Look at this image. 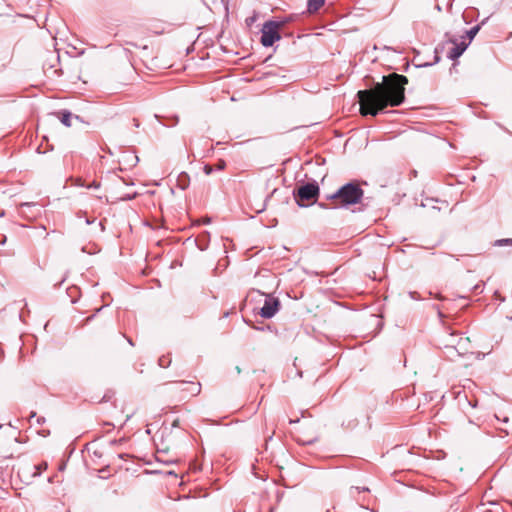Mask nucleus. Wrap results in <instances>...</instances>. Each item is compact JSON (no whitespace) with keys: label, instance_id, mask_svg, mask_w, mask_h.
I'll return each mask as SVG.
<instances>
[{"label":"nucleus","instance_id":"aec40b11","mask_svg":"<svg viewBox=\"0 0 512 512\" xmlns=\"http://www.w3.org/2000/svg\"><path fill=\"white\" fill-rule=\"evenodd\" d=\"M45 421H46V420H45V418H44V417H41V416H40V417H37V418H36V423H37L38 425H42V424H44V423H45Z\"/></svg>","mask_w":512,"mask_h":512},{"label":"nucleus","instance_id":"a878e982","mask_svg":"<svg viewBox=\"0 0 512 512\" xmlns=\"http://www.w3.org/2000/svg\"><path fill=\"white\" fill-rule=\"evenodd\" d=\"M469 405H471L472 407H476L477 406V401H474V402L469 401Z\"/></svg>","mask_w":512,"mask_h":512},{"label":"nucleus","instance_id":"0eeeda50","mask_svg":"<svg viewBox=\"0 0 512 512\" xmlns=\"http://www.w3.org/2000/svg\"><path fill=\"white\" fill-rule=\"evenodd\" d=\"M450 42L452 44H454V46L448 52L447 57L453 61L458 59L464 53V51L467 49V47L470 44V41L469 42L461 41L460 43H457V41L455 39H451Z\"/></svg>","mask_w":512,"mask_h":512},{"label":"nucleus","instance_id":"7c9ffc66","mask_svg":"<svg viewBox=\"0 0 512 512\" xmlns=\"http://www.w3.org/2000/svg\"><path fill=\"white\" fill-rule=\"evenodd\" d=\"M222 3L228 4L229 0H221Z\"/></svg>","mask_w":512,"mask_h":512},{"label":"nucleus","instance_id":"6e6552de","mask_svg":"<svg viewBox=\"0 0 512 512\" xmlns=\"http://www.w3.org/2000/svg\"><path fill=\"white\" fill-rule=\"evenodd\" d=\"M59 115V119L63 125L66 127H71V120L73 118V114L68 110H61L57 113Z\"/></svg>","mask_w":512,"mask_h":512},{"label":"nucleus","instance_id":"f3484780","mask_svg":"<svg viewBox=\"0 0 512 512\" xmlns=\"http://www.w3.org/2000/svg\"><path fill=\"white\" fill-rule=\"evenodd\" d=\"M214 171V167L209 165V164H206L204 165L203 167V172L206 174V175H210L212 174V172Z\"/></svg>","mask_w":512,"mask_h":512},{"label":"nucleus","instance_id":"72a5a7b5","mask_svg":"<svg viewBox=\"0 0 512 512\" xmlns=\"http://www.w3.org/2000/svg\"><path fill=\"white\" fill-rule=\"evenodd\" d=\"M94 318V315H91L90 317H88V320H91Z\"/></svg>","mask_w":512,"mask_h":512},{"label":"nucleus","instance_id":"cd10ccee","mask_svg":"<svg viewBox=\"0 0 512 512\" xmlns=\"http://www.w3.org/2000/svg\"><path fill=\"white\" fill-rule=\"evenodd\" d=\"M64 281H65V278L61 279V281L59 283L55 284V286H60Z\"/></svg>","mask_w":512,"mask_h":512},{"label":"nucleus","instance_id":"f257e3e1","mask_svg":"<svg viewBox=\"0 0 512 512\" xmlns=\"http://www.w3.org/2000/svg\"><path fill=\"white\" fill-rule=\"evenodd\" d=\"M406 84H408L406 76L390 73L382 76V81L376 82L370 89L359 90L357 97L361 115L375 117L385 112L387 107L400 106L405 101Z\"/></svg>","mask_w":512,"mask_h":512},{"label":"nucleus","instance_id":"393cba45","mask_svg":"<svg viewBox=\"0 0 512 512\" xmlns=\"http://www.w3.org/2000/svg\"><path fill=\"white\" fill-rule=\"evenodd\" d=\"M35 417L37 418V414H36V412L32 411V412L30 413L29 418H30V419H32V418H35Z\"/></svg>","mask_w":512,"mask_h":512},{"label":"nucleus","instance_id":"ddd939ff","mask_svg":"<svg viewBox=\"0 0 512 512\" xmlns=\"http://www.w3.org/2000/svg\"><path fill=\"white\" fill-rule=\"evenodd\" d=\"M495 246H506L512 245V238H504L495 241Z\"/></svg>","mask_w":512,"mask_h":512},{"label":"nucleus","instance_id":"e433bc0d","mask_svg":"<svg viewBox=\"0 0 512 512\" xmlns=\"http://www.w3.org/2000/svg\"><path fill=\"white\" fill-rule=\"evenodd\" d=\"M3 215H4V213H3V212H2V213H0V217H2Z\"/></svg>","mask_w":512,"mask_h":512},{"label":"nucleus","instance_id":"1a4fd4ad","mask_svg":"<svg viewBox=\"0 0 512 512\" xmlns=\"http://www.w3.org/2000/svg\"><path fill=\"white\" fill-rule=\"evenodd\" d=\"M325 3V0H308L307 11L312 14L317 12Z\"/></svg>","mask_w":512,"mask_h":512},{"label":"nucleus","instance_id":"423d86ee","mask_svg":"<svg viewBox=\"0 0 512 512\" xmlns=\"http://www.w3.org/2000/svg\"><path fill=\"white\" fill-rule=\"evenodd\" d=\"M179 391L190 396H197L201 392V384L193 381H179Z\"/></svg>","mask_w":512,"mask_h":512},{"label":"nucleus","instance_id":"a211bd4d","mask_svg":"<svg viewBox=\"0 0 512 512\" xmlns=\"http://www.w3.org/2000/svg\"><path fill=\"white\" fill-rule=\"evenodd\" d=\"M318 206L321 207L322 209H336L334 207V203L331 206H329L327 203L320 202L318 203Z\"/></svg>","mask_w":512,"mask_h":512},{"label":"nucleus","instance_id":"c9c22d12","mask_svg":"<svg viewBox=\"0 0 512 512\" xmlns=\"http://www.w3.org/2000/svg\"><path fill=\"white\" fill-rule=\"evenodd\" d=\"M314 441H308L305 444H312Z\"/></svg>","mask_w":512,"mask_h":512},{"label":"nucleus","instance_id":"f8f14e48","mask_svg":"<svg viewBox=\"0 0 512 512\" xmlns=\"http://www.w3.org/2000/svg\"><path fill=\"white\" fill-rule=\"evenodd\" d=\"M158 364L162 368H167L171 364V359L169 358V356L163 355L158 359Z\"/></svg>","mask_w":512,"mask_h":512},{"label":"nucleus","instance_id":"f704fd0d","mask_svg":"<svg viewBox=\"0 0 512 512\" xmlns=\"http://www.w3.org/2000/svg\"><path fill=\"white\" fill-rule=\"evenodd\" d=\"M94 318V315H91L90 317H88V320H91Z\"/></svg>","mask_w":512,"mask_h":512},{"label":"nucleus","instance_id":"f03ea898","mask_svg":"<svg viewBox=\"0 0 512 512\" xmlns=\"http://www.w3.org/2000/svg\"><path fill=\"white\" fill-rule=\"evenodd\" d=\"M364 195L363 189L358 183L348 182L337 191L326 196V200L332 201L335 208H347L361 202Z\"/></svg>","mask_w":512,"mask_h":512},{"label":"nucleus","instance_id":"c756f323","mask_svg":"<svg viewBox=\"0 0 512 512\" xmlns=\"http://www.w3.org/2000/svg\"><path fill=\"white\" fill-rule=\"evenodd\" d=\"M21 206L22 207H30V204L29 203H23Z\"/></svg>","mask_w":512,"mask_h":512},{"label":"nucleus","instance_id":"473e14b6","mask_svg":"<svg viewBox=\"0 0 512 512\" xmlns=\"http://www.w3.org/2000/svg\"><path fill=\"white\" fill-rule=\"evenodd\" d=\"M94 318V315H91L90 317H88V320H91Z\"/></svg>","mask_w":512,"mask_h":512},{"label":"nucleus","instance_id":"dca6fc26","mask_svg":"<svg viewBox=\"0 0 512 512\" xmlns=\"http://www.w3.org/2000/svg\"><path fill=\"white\" fill-rule=\"evenodd\" d=\"M48 70H51V74L52 76H61L63 74L62 70L61 69H54V65H50L49 69Z\"/></svg>","mask_w":512,"mask_h":512},{"label":"nucleus","instance_id":"4468645a","mask_svg":"<svg viewBox=\"0 0 512 512\" xmlns=\"http://www.w3.org/2000/svg\"><path fill=\"white\" fill-rule=\"evenodd\" d=\"M439 51H438V47L435 48V56H434V62L433 63H425L423 65H420L421 67H427V66H431L433 64H436L440 61V56L438 55Z\"/></svg>","mask_w":512,"mask_h":512},{"label":"nucleus","instance_id":"20e7f679","mask_svg":"<svg viewBox=\"0 0 512 512\" xmlns=\"http://www.w3.org/2000/svg\"><path fill=\"white\" fill-rule=\"evenodd\" d=\"M283 22L269 20L263 24L261 29V44L264 47H271L273 44L280 40L281 36L279 29L282 27Z\"/></svg>","mask_w":512,"mask_h":512},{"label":"nucleus","instance_id":"39448f33","mask_svg":"<svg viewBox=\"0 0 512 512\" xmlns=\"http://www.w3.org/2000/svg\"><path fill=\"white\" fill-rule=\"evenodd\" d=\"M280 309V301L277 297L272 295H266L264 304L260 308L259 315L262 318L270 319L275 316V314Z\"/></svg>","mask_w":512,"mask_h":512},{"label":"nucleus","instance_id":"9d476101","mask_svg":"<svg viewBox=\"0 0 512 512\" xmlns=\"http://www.w3.org/2000/svg\"><path fill=\"white\" fill-rule=\"evenodd\" d=\"M190 177L186 172H181L177 178V186L185 190L189 186Z\"/></svg>","mask_w":512,"mask_h":512},{"label":"nucleus","instance_id":"5701e85b","mask_svg":"<svg viewBox=\"0 0 512 512\" xmlns=\"http://www.w3.org/2000/svg\"><path fill=\"white\" fill-rule=\"evenodd\" d=\"M299 421H300L299 418H297V419H290L289 420V424H295V423H298Z\"/></svg>","mask_w":512,"mask_h":512},{"label":"nucleus","instance_id":"bb28decb","mask_svg":"<svg viewBox=\"0 0 512 512\" xmlns=\"http://www.w3.org/2000/svg\"><path fill=\"white\" fill-rule=\"evenodd\" d=\"M133 121H134V126H135V127H139V122H138V120H137V119H134Z\"/></svg>","mask_w":512,"mask_h":512},{"label":"nucleus","instance_id":"2eb2a0df","mask_svg":"<svg viewBox=\"0 0 512 512\" xmlns=\"http://www.w3.org/2000/svg\"><path fill=\"white\" fill-rule=\"evenodd\" d=\"M226 167V162L223 159L218 160L217 164L214 167V170L222 171Z\"/></svg>","mask_w":512,"mask_h":512},{"label":"nucleus","instance_id":"6ab92c4d","mask_svg":"<svg viewBox=\"0 0 512 512\" xmlns=\"http://www.w3.org/2000/svg\"><path fill=\"white\" fill-rule=\"evenodd\" d=\"M99 187H100V183H99V182H97V181H93L92 183H90V184L87 186V188H88V189H91V188H93V189H98Z\"/></svg>","mask_w":512,"mask_h":512},{"label":"nucleus","instance_id":"2f4dec72","mask_svg":"<svg viewBox=\"0 0 512 512\" xmlns=\"http://www.w3.org/2000/svg\"><path fill=\"white\" fill-rule=\"evenodd\" d=\"M55 60L59 62V55L55 56Z\"/></svg>","mask_w":512,"mask_h":512},{"label":"nucleus","instance_id":"4be33fe9","mask_svg":"<svg viewBox=\"0 0 512 512\" xmlns=\"http://www.w3.org/2000/svg\"><path fill=\"white\" fill-rule=\"evenodd\" d=\"M93 455H94L95 457L100 458V457L102 456V453H101V452H99V451H97V450H95V451L93 452Z\"/></svg>","mask_w":512,"mask_h":512},{"label":"nucleus","instance_id":"412c9836","mask_svg":"<svg viewBox=\"0 0 512 512\" xmlns=\"http://www.w3.org/2000/svg\"><path fill=\"white\" fill-rule=\"evenodd\" d=\"M35 468H36L37 470H39V471H40L42 468H43V469H46V468H47V463H42V464H40V465H38V466H35Z\"/></svg>","mask_w":512,"mask_h":512},{"label":"nucleus","instance_id":"b1692460","mask_svg":"<svg viewBox=\"0 0 512 512\" xmlns=\"http://www.w3.org/2000/svg\"><path fill=\"white\" fill-rule=\"evenodd\" d=\"M357 491L360 492V491H369V489L367 487H356Z\"/></svg>","mask_w":512,"mask_h":512},{"label":"nucleus","instance_id":"7ed1b4c3","mask_svg":"<svg viewBox=\"0 0 512 512\" xmlns=\"http://www.w3.org/2000/svg\"><path fill=\"white\" fill-rule=\"evenodd\" d=\"M319 186L316 182L306 183L293 191V196L299 207H307L317 201L319 195Z\"/></svg>","mask_w":512,"mask_h":512},{"label":"nucleus","instance_id":"9b49d317","mask_svg":"<svg viewBox=\"0 0 512 512\" xmlns=\"http://www.w3.org/2000/svg\"><path fill=\"white\" fill-rule=\"evenodd\" d=\"M486 20L487 19L483 20L480 24L475 25L474 27H472L470 30H468L466 32L467 37L469 38L470 41L476 36V34L478 33V31L481 28V25H483L486 22Z\"/></svg>","mask_w":512,"mask_h":512},{"label":"nucleus","instance_id":"c85d7f7f","mask_svg":"<svg viewBox=\"0 0 512 512\" xmlns=\"http://www.w3.org/2000/svg\"><path fill=\"white\" fill-rule=\"evenodd\" d=\"M127 341H128V343H129L131 346H133V345H134V343L132 342V340H131L130 338H127Z\"/></svg>","mask_w":512,"mask_h":512},{"label":"nucleus","instance_id":"4c0bfd02","mask_svg":"<svg viewBox=\"0 0 512 512\" xmlns=\"http://www.w3.org/2000/svg\"><path fill=\"white\" fill-rule=\"evenodd\" d=\"M326 512H330L329 510H327Z\"/></svg>","mask_w":512,"mask_h":512}]
</instances>
